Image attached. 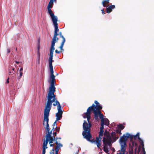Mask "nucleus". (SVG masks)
Here are the masks:
<instances>
[{"label":"nucleus","instance_id":"1","mask_svg":"<svg viewBox=\"0 0 154 154\" xmlns=\"http://www.w3.org/2000/svg\"><path fill=\"white\" fill-rule=\"evenodd\" d=\"M51 75L50 79L48 80L49 83H51V85L49 88V91H48V95L47 96V102L44 109L45 112H50L51 109L52 104L53 102V105L54 106H58L60 104L59 102L56 98V95L54 94L55 91V88L54 86L55 76L54 74V71L52 64H49Z\"/></svg>","mask_w":154,"mask_h":154},{"label":"nucleus","instance_id":"2","mask_svg":"<svg viewBox=\"0 0 154 154\" xmlns=\"http://www.w3.org/2000/svg\"><path fill=\"white\" fill-rule=\"evenodd\" d=\"M91 107H89L87 110V112L84 113L83 115V117L84 118H87L88 123L85 120L84 121L83 124V128L84 130L82 134L84 138L86 139L88 141L91 142V139L92 138V136L91 134V122H90L89 120L91 119V111L90 110Z\"/></svg>","mask_w":154,"mask_h":154},{"label":"nucleus","instance_id":"3","mask_svg":"<svg viewBox=\"0 0 154 154\" xmlns=\"http://www.w3.org/2000/svg\"><path fill=\"white\" fill-rule=\"evenodd\" d=\"M51 19L55 27V30L53 38L51 41V44L50 51V57L48 59L49 64H52V62L54 61L53 60V52L54 51L55 49L54 46L55 43L57 42L58 40V38L57 37L59 35L57 32L59 30L58 28V24L57 23V17L51 18Z\"/></svg>","mask_w":154,"mask_h":154},{"label":"nucleus","instance_id":"4","mask_svg":"<svg viewBox=\"0 0 154 154\" xmlns=\"http://www.w3.org/2000/svg\"><path fill=\"white\" fill-rule=\"evenodd\" d=\"M127 137L125 134H124L119 139V141L121 145L120 150L117 151V153H121L122 154H125L126 143L128 140Z\"/></svg>","mask_w":154,"mask_h":154},{"label":"nucleus","instance_id":"5","mask_svg":"<svg viewBox=\"0 0 154 154\" xmlns=\"http://www.w3.org/2000/svg\"><path fill=\"white\" fill-rule=\"evenodd\" d=\"M103 141L104 145L103 146L104 151L106 153H107L109 152L108 146H110L112 142V139L110 136L107 133L105 134Z\"/></svg>","mask_w":154,"mask_h":154},{"label":"nucleus","instance_id":"6","mask_svg":"<svg viewBox=\"0 0 154 154\" xmlns=\"http://www.w3.org/2000/svg\"><path fill=\"white\" fill-rule=\"evenodd\" d=\"M101 127L100 128V131L99 132V136L98 137H97L96 138V140H91L92 141L91 142H95L96 144L97 147L100 148V146H101V141L102 139V137L103 135V129H104V122L103 120H101Z\"/></svg>","mask_w":154,"mask_h":154},{"label":"nucleus","instance_id":"7","mask_svg":"<svg viewBox=\"0 0 154 154\" xmlns=\"http://www.w3.org/2000/svg\"><path fill=\"white\" fill-rule=\"evenodd\" d=\"M55 137H51L50 138H48V141H47V143L46 145H45V146H44V143L42 145V154H45V149L47 148V145L48 143V141H49V144H50V146H54V144H52L53 143V142L55 140Z\"/></svg>","mask_w":154,"mask_h":154},{"label":"nucleus","instance_id":"8","mask_svg":"<svg viewBox=\"0 0 154 154\" xmlns=\"http://www.w3.org/2000/svg\"><path fill=\"white\" fill-rule=\"evenodd\" d=\"M91 111H93L94 114V119H95L97 120L99 119L98 117L100 118L101 120H103V115L102 113L99 110H96L95 109H91Z\"/></svg>","mask_w":154,"mask_h":154},{"label":"nucleus","instance_id":"9","mask_svg":"<svg viewBox=\"0 0 154 154\" xmlns=\"http://www.w3.org/2000/svg\"><path fill=\"white\" fill-rule=\"evenodd\" d=\"M49 113V112H44L43 124L44 125H45V123L46 124V125L45 128H49V125L48 124V116Z\"/></svg>","mask_w":154,"mask_h":154},{"label":"nucleus","instance_id":"10","mask_svg":"<svg viewBox=\"0 0 154 154\" xmlns=\"http://www.w3.org/2000/svg\"><path fill=\"white\" fill-rule=\"evenodd\" d=\"M58 112L56 114L57 121H58L62 118V117L63 111L61 109V106L60 104L57 106Z\"/></svg>","mask_w":154,"mask_h":154},{"label":"nucleus","instance_id":"11","mask_svg":"<svg viewBox=\"0 0 154 154\" xmlns=\"http://www.w3.org/2000/svg\"><path fill=\"white\" fill-rule=\"evenodd\" d=\"M52 6L53 5L49 4H48L47 6L48 13L50 15L51 19L57 17V16L54 15V14L53 13L52 11L51 10V8H52Z\"/></svg>","mask_w":154,"mask_h":154},{"label":"nucleus","instance_id":"12","mask_svg":"<svg viewBox=\"0 0 154 154\" xmlns=\"http://www.w3.org/2000/svg\"><path fill=\"white\" fill-rule=\"evenodd\" d=\"M125 126L122 124H120L117 125L118 129H116V134L121 135L122 134L121 130L125 128Z\"/></svg>","mask_w":154,"mask_h":154},{"label":"nucleus","instance_id":"13","mask_svg":"<svg viewBox=\"0 0 154 154\" xmlns=\"http://www.w3.org/2000/svg\"><path fill=\"white\" fill-rule=\"evenodd\" d=\"M89 107H91L90 109V110L91 111V109H95L96 110H98L101 109L102 108V106L100 105L99 104H98L96 106L94 104H93L91 106Z\"/></svg>","mask_w":154,"mask_h":154},{"label":"nucleus","instance_id":"14","mask_svg":"<svg viewBox=\"0 0 154 154\" xmlns=\"http://www.w3.org/2000/svg\"><path fill=\"white\" fill-rule=\"evenodd\" d=\"M58 145L56 147L55 150V153H54V149H52V151L50 152V154H58V151L59 150V149L60 148V146H62V145L60 144H58Z\"/></svg>","mask_w":154,"mask_h":154},{"label":"nucleus","instance_id":"15","mask_svg":"<svg viewBox=\"0 0 154 154\" xmlns=\"http://www.w3.org/2000/svg\"><path fill=\"white\" fill-rule=\"evenodd\" d=\"M52 131H49V134L50 136L49 137H48V136L47 135V133H46V140H45V139H44V146H45V145H46V144H47V141H48V138H50L51 137H52L51 136V134H52Z\"/></svg>","mask_w":154,"mask_h":154},{"label":"nucleus","instance_id":"16","mask_svg":"<svg viewBox=\"0 0 154 154\" xmlns=\"http://www.w3.org/2000/svg\"><path fill=\"white\" fill-rule=\"evenodd\" d=\"M136 137H137L138 139L139 140V142L140 143V145L142 146H144V145L143 143V140L139 137L140 134L139 133H137L136 135H135Z\"/></svg>","mask_w":154,"mask_h":154},{"label":"nucleus","instance_id":"17","mask_svg":"<svg viewBox=\"0 0 154 154\" xmlns=\"http://www.w3.org/2000/svg\"><path fill=\"white\" fill-rule=\"evenodd\" d=\"M115 8V6L114 5H112L107 7L106 8L107 13H110L112 11V9L114 8Z\"/></svg>","mask_w":154,"mask_h":154},{"label":"nucleus","instance_id":"18","mask_svg":"<svg viewBox=\"0 0 154 154\" xmlns=\"http://www.w3.org/2000/svg\"><path fill=\"white\" fill-rule=\"evenodd\" d=\"M109 0H103L102 2V4L104 7H106V5L109 3Z\"/></svg>","mask_w":154,"mask_h":154},{"label":"nucleus","instance_id":"19","mask_svg":"<svg viewBox=\"0 0 154 154\" xmlns=\"http://www.w3.org/2000/svg\"><path fill=\"white\" fill-rule=\"evenodd\" d=\"M57 139H61V138H60V137L58 138V137H57L56 138H55V140H56V142H55V144H56V146H55V149H54V148H53V149H52V151H51L50 152L52 151V149H54V151H55V149H56V146H57V145H58V144H61V145H62V146H63L62 144H61V143H58V142L57 141ZM62 146H60V148L59 149H60V147H62ZM55 153V152L54 153Z\"/></svg>","mask_w":154,"mask_h":154},{"label":"nucleus","instance_id":"20","mask_svg":"<svg viewBox=\"0 0 154 154\" xmlns=\"http://www.w3.org/2000/svg\"><path fill=\"white\" fill-rule=\"evenodd\" d=\"M127 137L128 139V138H130L131 140H132L134 138L133 135H131V134L128 133H126V134Z\"/></svg>","mask_w":154,"mask_h":154},{"label":"nucleus","instance_id":"21","mask_svg":"<svg viewBox=\"0 0 154 154\" xmlns=\"http://www.w3.org/2000/svg\"><path fill=\"white\" fill-rule=\"evenodd\" d=\"M104 125H107L109 124V121L106 118L104 119L103 118Z\"/></svg>","mask_w":154,"mask_h":154},{"label":"nucleus","instance_id":"22","mask_svg":"<svg viewBox=\"0 0 154 154\" xmlns=\"http://www.w3.org/2000/svg\"><path fill=\"white\" fill-rule=\"evenodd\" d=\"M65 42V41L64 40H63V41L61 43V45L59 47L61 50L64 51V50L63 49V45H64V43Z\"/></svg>","mask_w":154,"mask_h":154},{"label":"nucleus","instance_id":"23","mask_svg":"<svg viewBox=\"0 0 154 154\" xmlns=\"http://www.w3.org/2000/svg\"><path fill=\"white\" fill-rule=\"evenodd\" d=\"M45 132L46 134L47 133V135L48 136H47L48 137H49L50 136V134H49V131H50V128H45Z\"/></svg>","mask_w":154,"mask_h":154},{"label":"nucleus","instance_id":"24","mask_svg":"<svg viewBox=\"0 0 154 154\" xmlns=\"http://www.w3.org/2000/svg\"><path fill=\"white\" fill-rule=\"evenodd\" d=\"M59 34L60 35V37L63 38V40H64L65 41V39L63 36L62 35V32H60Z\"/></svg>","mask_w":154,"mask_h":154},{"label":"nucleus","instance_id":"25","mask_svg":"<svg viewBox=\"0 0 154 154\" xmlns=\"http://www.w3.org/2000/svg\"><path fill=\"white\" fill-rule=\"evenodd\" d=\"M57 121H57V119H56V121L53 124V126H54V127H55V128H56V127H57Z\"/></svg>","mask_w":154,"mask_h":154},{"label":"nucleus","instance_id":"26","mask_svg":"<svg viewBox=\"0 0 154 154\" xmlns=\"http://www.w3.org/2000/svg\"><path fill=\"white\" fill-rule=\"evenodd\" d=\"M54 2V1L52 0H50L48 4L51 5H53L54 3L53 2Z\"/></svg>","mask_w":154,"mask_h":154},{"label":"nucleus","instance_id":"27","mask_svg":"<svg viewBox=\"0 0 154 154\" xmlns=\"http://www.w3.org/2000/svg\"><path fill=\"white\" fill-rule=\"evenodd\" d=\"M133 154V149H132L131 150L129 151V154Z\"/></svg>","mask_w":154,"mask_h":154},{"label":"nucleus","instance_id":"28","mask_svg":"<svg viewBox=\"0 0 154 154\" xmlns=\"http://www.w3.org/2000/svg\"><path fill=\"white\" fill-rule=\"evenodd\" d=\"M56 128V131L58 132H59V131H60V128H57V127L56 128Z\"/></svg>","mask_w":154,"mask_h":154},{"label":"nucleus","instance_id":"29","mask_svg":"<svg viewBox=\"0 0 154 154\" xmlns=\"http://www.w3.org/2000/svg\"><path fill=\"white\" fill-rule=\"evenodd\" d=\"M23 75L22 72H20V78Z\"/></svg>","mask_w":154,"mask_h":154},{"label":"nucleus","instance_id":"30","mask_svg":"<svg viewBox=\"0 0 154 154\" xmlns=\"http://www.w3.org/2000/svg\"><path fill=\"white\" fill-rule=\"evenodd\" d=\"M55 52L56 53L59 54L61 53V51H58L57 50H56L55 51Z\"/></svg>","mask_w":154,"mask_h":154},{"label":"nucleus","instance_id":"31","mask_svg":"<svg viewBox=\"0 0 154 154\" xmlns=\"http://www.w3.org/2000/svg\"><path fill=\"white\" fill-rule=\"evenodd\" d=\"M94 103L96 104V105L98 104H99V103L97 100H95L94 101Z\"/></svg>","mask_w":154,"mask_h":154},{"label":"nucleus","instance_id":"32","mask_svg":"<svg viewBox=\"0 0 154 154\" xmlns=\"http://www.w3.org/2000/svg\"><path fill=\"white\" fill-rule=\"evenodd\" d=\"M10 52V50L9 48H8L7 49V53H9Z\"/></svg>","mask_w":154,"mask_h":154},{"label":"nucleus","instance_id":"33","mask_svg":"<svg viewBox=\"0 0 154 154\" xmlns=\"http://www.w3.org/2000/svg\"><path fill=\"white\" fill-rule=\"evenodd\" d=\"M53 135L54 136V137H55V136H56V135H57V133H56V132H53Z\"/></svg>","mask_w":154,"mask_h":154},{"label":"nucleus","instance_id":"34","mask_svg":"<svg viewBox=\"0 0 154 154\" xmlns=\"http://www.w3.org/2000/svg\"><path fill=\"white\" fill-rule=\"evenodd\" d=\"M133 137H134V139L135 140L136 139V138L137 137H136V135H133Z\"/></svg>","mask_w":154,"mask_h":154},{"label":"nucleus","instance_id":"35","mask_svg":"<svg viewBox=\"0 0 154 154\" xmlns=\"http://www.w3.org/2000/svg\"><path fill=\"white\" fill-rule=\"evenodd\" d=\"M101 11L102 12V13L103 14H105V11H104L103 10H101Z\"/></svg>","mask_w":154,"mask_h":154},{"label":"nucleus","instance_id":"36","mask_svg":"<svg viewBox=\"0 0 154 154\" xmlns=\"http://www.w3.org/2000/svg\"><path fill=\"white\" fill-rule=\"evenodd\" d=\"M23 70V68L21 67L20 69L19 72H22Z\"/></svg>","mask_w":154,"mask_h":154},{"label":"nucleus","instance_id":"37","mask_svg":"<svg viewBox=\"0 0 154 154\" xmlns=\"http://www.w3.org/2000/svg\"><path fill=\"white\" fill-rule=\"evenodd\" d=\"M6 83H9V78H8L7 80V81H6Z\"/></svg>","mask_w":154,"mask_h":154},{"label":"nucleus","instance_id":"38","mask_svg":"<svg viewBox=\"0 0 154 154\" xmlns=\"http://www.w3.org/2000/svg\"><path fill=\"white\" fill-rule=\"evenodd\" d=\"M55 128L54 127V126H53V128H52V130L51 131H54L55 130H54V129H55Z\"/></svg>","mask_w":154,"mask_h":154},{"label":"nucleus","instance_id":"39","mask_svg":"<svg viewBox=\"0 0 154 154\" xmlns=\"http://www.w3.org/2000/svg\"><path fill=\"white\" fill-rule=\"evenodd\" d=\"M15 63H17V64H19V63H20V62L19 61H15Z\"/></svg>","mask_w":154,"mask_h":154},{"label":"nucleus","instance_id":"40","mask_svg":"<svg viewBox=\"0 0 154 154\" xmlns=\"http://www.w3.org/2000/svg\"><path fill=\"white\" fill-rule=\"evenodd\" d=\"M38 55L39 56V58H40V54L39 53H38Z\"/></svg>","mask_w":154,"mask_h":154},{"label":"nucleus","instance_id":"41","mask_svg":"<svg viewBox=\"0 0 154 154\" xmlns=\"http://www.w3.org/2000/svg\"><path fill=\"white\" fill-rule=\"evenodd\" d=\"M118 138H119V136H116V140L117 139H118Z\"/></svg>","mask_w":154,"mask_h":154},{"label":"nucleus","instance_id":"42","mask_svg":"<svg viewBox=\"0 0 154 154\" xmlns=\"http://www.w3.org/2000/svg\"><path fill=\"white\" fill-rule=\"evenodd\" d=\"M14 69H15V68L14 67L12 69V70L14 71Z\"/></svg>","mask_w":154,"mask_h":154},{"label":"nucleus","instance_id":"43","mask_svg":"<svg viewBox=\"0 0 154 154\" xmlns=\"http://www.w3.org/2000/svg\"><path fill=\"white\" fill-rule=\"evenodd\" d=\"M9 73H13V74H14V73L13 72H10Z\"/></svg>","mask_w":154,"mask_h":154},{"label":"nucleus","instance_id":"44","mask_svg":"<svg viewBox=\"0 0 154 154\" xmlns=\"http://www.w3.org/2000/svg\"><path fill=\"white\" fill-rule=\"evenodd\" d=\"M16 51H17V48H16Z\"/></svg>","mask_w":154,"mask_h":154},{"label":"nucleus","instance_id":"45","mask_svg":"<svg viewBox=\"0 0 154 154\" xmlns=\"http://www.w3.org/2000/svg\"><path fill=\"white\" fill-rule=\"evenodd\" d=\"M13 78H14V77L13 76L12 77V78L13 79Z\"/></svg>","mask_w":154,"mask_h":154},{"label":"nucleus","instance_id":"46","mask_svg":"<svg viewBox=\"0 0 154 154\" xmlns=\"http://www.w3.org/2000/svg\"><path fill=\"white\" fill-rule=\"evenodd\" d=\"M136 150V148H135V150Z\"/></svg>","mask_w":154,"mask_h":154},{"label":"nucleus","instance_id":"47","mask_svg":"<svg viewBox=\"0 0 154 154\" xmlns=\"http://www.w3.org/2000/svg\"><path fill=\"white\" fill-rule=\"evenodd\" d=\"M107 154H110L109 153H107Z\"/></svg>","mask_w":154,"mask_h":154},{"label":"nucleus","instance_id":"48","mask_svg":"<svg viewBox=\"0 0 154 154\" xmlns=\"http://www.w3.org/2000/svg\"><path fill=\"white\" fill-rule=\"evenodd\" d=\"M135 154H136V152L135 153Z\"/></svg>","mask_w":154,"mask_h":154}]
</instances>
